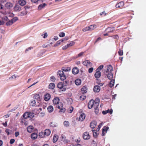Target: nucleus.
Returning a JSON list of instances; mask_svg holds the SVG:
<instances>
[{
    "label": "nucleus",
    "mask_w": 146,
    "mask_h": 146,
    "mask_svg": "<svg viewBox=\"0 0 146 146\" xmlns=\"http://www.w3.org/2000/svg\"><path fill=\"white\" fill-rule=\"evenodd\" d=\"M59 101L60 99L58 97L54 98L52 100L53 104L56 105V107L58 108H60L62 106V103L59 102Z\"/></svg>",
    "instance_id": "obj_1"
},
{
    "label": "nucleus",
    "mask_w": 146,
    "mask_h": 146,
    "mask_svg": "<svg viewBox=\"0 0 146 146\" xmlns=\"http://www.w3.org/2000/svg\"><path fill=\"white\" fill-rule=\"evenodd\" d=\"M57 75L58 77H59L60 79L62 81H64L66 78V76L64 74L63 71L59 70L57 72Z\"/></svg>",
    "instance_id": "obj_2"
},
{
    "label": "nucleus",
    "mask_w": 146,
    "mask_h": 146,
    "mask_svg": "<svg viewBox=\"0 0 146 146\" xmlns=\"http://www.w3.org/2000/svg\"><path fill=\"white\" fill-rule=\"evenodd\" d=\"M67 82L66 81H65V82H64L63 83L62 82H59L57 85V87L58 88L61 89V90L62 91H64L66 90V89L65 88H64V85L65 86H66L67 85Z\"/></svg>",
    "instance_id": "obj_3"
},
{
    "label": "nucleus",
    "mask_w": 146,
    "mask_h": 146,
    "mask_svg": "<svg viewBox=\"0 0 146 146\" xmlns=\"http://www.w3.org/2000/svg\"><path fill=\"white\" fill-rule=\"evenodd\" d=\"M95 104L94 107L95 111L96 114H97L99 112V110L98 109V107L99 106L100 102V99L99 98H97L95 99Z\"/></svg>",
    "instance_id": "obj_4"
},
{
    "label": "nucleus",
    "mask_w": 146,
    "mask_h": 146,
    "mask_svg": "<svg viewBox=\"0 0 146 146\" xmlns=\"http://www.w3.org/2000/svg\"><path fill=\"white\" fill-rule=\"evenodd\" d=\"M95 103V100L94 101L93 99L91 100L88 104V108L89 109H90L93 107L94 108Z\"/></svg>",
    "instance_id": "obj_5"
},
{
    "label": "nucleus",
    "mask_w": 146,
    "mask_h": 146,
    "mask_svg": "<svg viewBox=\"0 0 146 146\" xmlns=\"http://www.w3.org/2000/svg\"><path fill=\"white\" fill-rule=\"evenodd\" d=\"M90 136L88 132H84L83 135V137L85 140H88L90 139Z\"/></svg>",
    "instance_id": "obj_6"
},
{
    "label": "nucleus",
    "mask_w": 146,
    "mask_h": 146,
    "mask_svg": "<svg viewBox=\"0 0 146 146\" xmlns=\"http://www.w3.org/2000/svg\"><path fill=\"white\" fill-rule=\"evenodd\" d=\"M113 70V68L111 65H109L108 66L107 69L104 71V73L108 72H112Z\"/></svg>",
    "instance_id": "obj_7"
},
{
    "label": "nucleus",
    "mask_w": 146,
    "mask_h": 146,
    "mask_svg": "<svg viewBox=\"0 0 146 146\" xmlns=\"http://www.w3.org/2000/svg\"><path fill=\"white\" fill-rule=\"evenodd\" d=\"M97 125V122L96 121H93L90 123V127L92 129H94L95 127Z\"/></svg>",
    "instance_id": "obj_8"
},
{
    "label": "nucleus",
    "mask_w": 146,
    "mask_h": 146,
    "mask_svg": "<svg viewBox=\"0 0 146 146\" xmlns=\"http://www.w3.org/2000/svg\"><path fill=\"white\" fill-rule=\"evenodd\" d=\"M93 90L95 92H98L100 90V87L98 85L95 86L94 87Z\"/></svg>",
    "instance_id": "obj_9"
},
{
    "label": "nucleus",
    "mask_w": 146,
    "mask_h": 146,
    "mask_svg": "<svg viewBox=\"0 0 146 146\" xmlns=\"http://www.w3.org/2000/svg\"><path fill=\"white\" fill-rule=\"evenodd\" d=\"M85 117L86 115L85 114L82 113L80 115L78 120L79 121H82L85 119Z\"/></svg>",
    "instance_id": "obj_10"
},
{
    "label": "nucleus",
    "mask_w": 146,
    "mask_h": 146,
    "mask_svg": "<svg viewBox=\"0 0 146 146\" xmlns=\"http://www.w3.org/2000/svg\"><path fill=\"white\" fill-rule=\"evenodd\" d=\"M5 7L7 9H10L13 7L12 3L10 2H7L5 5Z\"/></svg>",
    "instance_id": "obj_11"
},
{
    "label": "nucleus",
    "mask_w": 146,
    "mask_h": 146,
    "mask_svg": "<svg viewBox=\"0 0 146 146\" xmlns=\"http://www.w3.org/2000/svg\"><path fill=\"white\" fill-rule=\"evenodd\" d=\"M51 96L50 94L47 93L44 96V100L46 101L49 100Z\"/></svg>",
    "instance_id": "obj_12"
},
{
    "label": "nucleus",
    "mask_w": 146,
    "mask_h": 146,
    "mask_svg": "<svg viewBox=\"0 0 146 146\" xmlns=\"http://www.w3.org/2000/svg\"><path fill=\"white\" fill-rule=\"evenodd\" d=\"M101 76V73L99 70H96V72L94 74L95 77L96 78H99Z\"/></svg>",
    "instance_id": "obj_13"
},
{
    "label": "nucleus",
    "mask_w": 146,
    "mask_h": 146,
    "mask_svg": "<svg viewBox=\"0 0 146 146\" xmlns=\"http://www.w3.org/2000/svg\"><path fill=\"white\" fill-rule=\"evenodd\" d=\"M124 5V2L123 1H121L115 5V7L116 8H120L122 7Z\"/></svg>",
    "instance_id": "obj_14"
},
{
    "label": "nucleus",
    "mask_w": 146,
    "mask_h": 146,
    "mask_svg": "<svg viewBox=\"0 0 146 146\" xmlns=\"http://www.w3.org/2000/svg\"><path fill=\"white\" fill-rule=\"evenodd\" d=\"M104 73L105 75H106L108 78L109 80L113 78V74L112 72H108Z\"/></svg>",
    "instance_id": "obj_15"
},
{
    "label": "nucleus",
    "mask_w": 146,
    "mask_h": 146,
    "mask_svg": "<svg viewBox=\"0 0 146 146\" xmlns=\"http://www.w3.org/2000/svg\"><path fill=\"white\" fill-rule=\"evenodd\" d=\"M109 127H104L103 128L102 131V136H104L105 135V131H106V132L107 131H108V129H109Z\"/></svg>",
    "instance_id": "obj_16"
},
{
    "label": "nucleus",
    "mask_w": 146,
    "mask_h": 146,
    "mask_svg": "<svg viewBox=\"0 0 146 146\" xmlns=\"http://www.w3.org/2000/svg\"><path fill=\"white\" fill-rule=\"evenodd\" d=\"M79 71L78 68L76 67H75L72 69V72L73 74H76L78 73Z\"/></svg>",
    "instance_id": "obj_17"
},
{
    "label": "nucleus",
    "mask_w": 146,
    "mask_h": 146,
    "mask_svg": "<svg viewBox=\"0 0 146 146\" xmlns=\"http://www.w3.org/2000/svg\"><path fill=\"white\" fill-rule=\"evenodd\" d=\"M25 119L22 118L20 119V122L22 125H27L28 124V122L26 121Z\"/></svg>",
    "instance_id": "obj_18"
},
{
    "label": "nucleus",
    "mask_w": 146,
    "mask_h": 146,
    "mask_svg": "<svg viewBox=\"0 0 146 146\" xmlns=\"http://www.w3.org/2000/svg\"><path fill=\"white\" fill-rule=\"evenodd\" d=\"M37 104H36V103L35 100H32L31 102L30 105L32 106H39V105L40 104H39L38 102H37Z\"/></svg>",
    "instance_id": "obj_19"
},
{
    "label": "nucleus",
    "mask_w": 146,
    "mask_h": 146,
    "mask_svg": "<svg viewBox=\"0 0 146 146\" xmlns=\"http://www.w3.org/2000/svg\"><path fill=\"white\" fill-rule=\"evenodd\" d=\"M114 30L113 28L112 27H108L107 28L105 31L108 33H109L113 31Z\"/></svg>",
    "instance_id": "obj_20"
},
{
    "label": "nucleus",
    "mask_w": 146,
    "mask_h": 146,
    "mask_svg": "<svg viewBox=\"0 0 146 146\" xmlns=\"http://www.w3.org/2000/svg\"><path fill=\"white\" fill-rule=\"evenodd\" d=\"M37 134L36 133H33L31 134V137L33 139L35 140L37 138Z\"/></svg>",
    "instance_id": "obj_21"
},
{
    "label": "nucleus",
    "mask_w": 146,
    "mask_h": 146,
    "mask_svg": "<svg viewBox=\"0 0 146 146\" xmlns=\"http://www.w3.org/2000/svg\"><path fill=\"white\" fill-rule=\"evenodd\" d=\"M113 112V110L112 109H111L110 110L109 109H108L106 111H103L102 113V114L105 115L107 113H109L110 114H112Z\"/></svg>",
    "instance_id": "obj_22"
},
{
    "label": "nucleus",
    "mask_w": 146,
    "mask_h": 146,
    "mask_svg": "<svg viewBox=\"0 0 146 146\" xmlns=\"http://www.w3.org/2000/svg\"><path fill=\"white\" fill-rule=\"evenodd\" d=\"M46 5H47L45 3H43L40 4L38 6V9L39 10H41L44 8Z\"/></svg>",
    "instance_id": "obj_23"
},
{
    "label": "nucleus",
    "mask_w": 146,
    "mask_h": 146,
    "mask_svg": "<svg viewBox=\"0 0 146 146\" xmlns=\"http://www.w3.org/2000/svg\"><path fill=\"white\" fill-rule=\"evenodd\" d=\"M44 132L45 136H48L50 134L51 131L49 129H46L44 130Z\"/></svg>",
    "instance_id": "obj_24"
},
{
    "label": "nucleus",
    "mask_w": 146,
    "mask_h": 146,
    "mask_svg": "<svg viewBox=\"0 0 146 146\" xmlns=\"http://www.w3.org/2000/svg\"><path fill=\"white\" fill-rule=\"evenodd\" d=\"M75 83L76 85H80L81 84V80L79 78L77 79L75 81Z\"/></svg>",
    "instance_id": "obj_25"
},
{
    "label": "nucleus",
    "mask_w": 146,
    "mask_h": 146,
    "mask_svg": "<svg viewBox=\"0 0 146 146\" xmlns=\"http://www.w3.org/2000/svg\"><path fill=\"white\" fill-rule=\"evenodd\" d=\"M55 87V85L53 83H50L48 85V88L50 90L53 89Z\"/></svg>",
    "instance_id": "obj_26"
},
{
    "label": "nucleus",
    "mask_w": 146,
    "mask_h": 146,
    "mask_svg": "<svg viewBox=\"0 0 146 146\" xmlns=\"http://www.w3.org/2000/svg\"><path fill=\"white\" fill-rule=\"evenodd\" d=\"M13 9L15 11H19L21 10V8L19 5H16L14 7Z\"/></svg>",
    "instance_id": "obj_27"
},
{
    "label": "nucleus",
    "mask_w": 146,
    "mask_h": 146,
    "mask_svg": "<svg viewBox=\"0 0 146 146\" xmlns=\"http://www.w3.org/2000/svg\"><path fill=\"white\" fill-rule=\"evenodd\" d=\"M19 3L20 5L24 6L26 4V2L25 0H19Z\"/></svg>",
    "instance_id": "obj_28"
},
{
    "label": "nucleus",
    "mask_w": 146,
    "mask_h": 146,
    "mask_svg": "<svg viewBox=\"0 0 146 146\" xmlns=\"http://www.w3.org/2000/svg\"><path fill=\"white\" fill-rule=\"evenodd\" d=\"M81 90L82 93H86L87 92V88L86 87L84 86L81 88Z\"/></svg>",
    "instance_id": "obj_29"
},
{
    "label": "nucleus",
    "mask_w": 146,
    "mask_h": 146,
    "mask_svg": "<svg viewBox=\"0 0 146 146\" xmlns=\"http://www.w3.org/2000/svg\"><path fill=\"white\" fill-rule=\"evenodd\" d=\"M58 137L57 135H55L53 137V142L54 143L56 142L58 139Z\"/></svg>",
    "instance_id": "obj_30"
},
{
    "label": "nucleus",
    "mask_w": 146,
    "mask_h": 146,
    "mask_svg": "<svg viewBox=\"0 0 146 146\" xmlns=\"http://www.w3.org/2000/svg\"><path fill=\"white\" fill-rule=\"evenodd\" d=\"M82 64L84 65L87 66L88 65H90V64H91V63L90 62L89 60H86L83 62Z\"/></svg>",
    "instance_id": "obj_31"
},
{
    "label": "nucleus",
    "mask_w": 146,
    "mask_h": 146,
    "mask_svg": "<svg viewBox=\"0 0 146 146\" xmlns=\"http://www.w3.org/2000/svg\"><path fill=\"white\" fill-rule=\"evenodd\" d=\"M90 31L93 30L95 29L97 27V26L96 25H92L89 26Z\"/></svg>",
    "instance_id": "obj_32"
},
{
    "label": "nucleus",
    "mask_w": 146,
    "mask_h": 146,
    "mask_svg": "<svg viewBox=\"0 0 146 146\" xmlns=\"http://www.w3.org/2000/svg\"><path fill=\"white\" fill-rule=\"evenodd\" d=\"M34 99L38 101H40V96L38 94H35L34 96Z\"/></svg>",
    "instance_id": "obj_33"
},
{
    "label": "nucleus",
    "mask_w": 146,
    "mask_h": 146,
    "mask_svg": "<svg viewBox=\"0 0 146 146\" xmlns=\"http://www.w3.org/2000/svg\"><path fill=\"white\" fill-rule=\"evenodd\" d=\"M62 70L63 71L68 72L70 70V67H62Z\"/></svg>",
    "instance_id": "obj_34"
},
{
    "label": "nucleus",
    "mask_w": 146,
    "mask_h": 146,
    "mask_svg": "<svg viewBox=\"0 0 146 146\" xmlns=\"http://www.w3.org/2000/svg\"><path fill=\"white\" fill-rule=\"evenodd\" d=\"M47 110L48 112L51 113L53 111V108L52 106H50L48 107Z\"/></svg>",
    "instance_id": "obj_35"
},
{
    "label": "nucleus",
    "mask_w": 146,
    "mask_h": 146,
    "mask_svg": "<svg viewBox=\"0 0 146 146\" xmlns=\"http://www.w3.org/2000/svg\"><path fill=\"white\" fill-rule=\"evenodd\" d=\"M38 136L41 138H43L45 137V135L44 132L41 131L39 133Z\"/></svg>",
    "instance_id": "obj_36"
},
{
    "label": "nucleus",
    "mask_w": 146,
    "mask_h": 146,
    "mask_svg": "<svg viewBox=\"0 0 146 146\" xmlns=\"http://www.w3.org/2000/svg\"><path fill=\"white\" fill-rule=\"evenodd\" d=\"M115 80L113 79H111L109 83V85L110 87H112L114 85Z\"/></svg>",
    "instance_id": "obj_37"
},
{
    "label": "nucleus",
    "mask_w": 146,
    "mask_h": 146,
    "mask_svg": "<svg viewBox=\"0 0 146 146\" xmlns=\"http://www.w3.org/2000/svg\"><path fill=\"white\" fill-rule=\"evenodd\" d=\"M27 129L29 132L31 133L33 129V128L32 126H29L27 127Z\"/></svg>",
    "instance_id": "obj_38"
},
{
    "label": "nucleus",
    "mask_w": 146,
    "mask_h": 146,
    "mask_svg": "<svg viewBox=\"0 0 146 146\" xmlns=\"http://www.w3.org/2000/svg\"><path fill=\"white\" fill-rule=\"evenodd\" d=\"M63 104H62V107H60V108H59V109H60V110L59 111V112L60 113H63L66 110V109L65 108H63Z\"/></svg>",
    "instance_id": "obj_39"
},
{
    "label": "nucleus",
    "mask_w": 146,
    "mask_h": 146,
    "mask_svg": "<svg viewBox=\"0 0 146 146\" xmlns=\"http://www.w3.org/2000/svg\"><path fill=\"white\" fill-rule=\"evenodd\" d=\"M63 42V40H62V39L58 40L56 42V43L54 44V46H58L59 45H60L61 42Z\"/></svg>",
    "instance_id": "obj_40"
},
{
    "label": "nucleus",
    "mask_w": 146,
    "mask_h": 146,
    "mask_svg": "<svg viewBox=\"0 0 146 146\" xmlns=\"http://www.w3.org/2000/svg\"><path fill=\"white\" fill-rule=\"evenodd\" d=\"M28 115L29 117L31 118H32L34 116V114L33 112H28Z\"/></svg>",
    "instance_id": "obj_41"
},
{
    "label": "nucleus",
    "mask_w": 146,
    "mask_h": 146,
    "mask_svg": "<svg viewBox=\"0 0 146 146\" xmlns=\"http://www.w3.org/2000/svg\"><path fill=\"white\" fill-rule=\"evenodd\" d=\"M29 115H28V112H26L24 113L23 114V118L25 119H27L29 117Z\"/></svg>",
    "instance_id": "obj_42"
},
{
    "label": "nucleus",
    "mask_w": 146,
    "mask_h": 146,
    "mask_svg": "<svg viewBox=\"0 0 146 146\" xmlns=\"http://www.w3.org/2000/svg\"><path fill=\"white\" fill-rule=\"evenodd\" d=\"M33 111L34 114H38L40 112L38 109H35L33 110Z\"/></svg>",
    "instance_id": "obj_43"
},
{
    "label": "nucleus",
    "mask_w": 146,
    "mask_h": 146,
    "mask_svg": "<svg viewBox=\"0 0 146 146\" xmlns=\"http://www.w3.org/2000/svg\"><path fill=\"white\" fill-rule=\"evenodd\" d=\"M64 125L66 127H68L69 126L70 123L68 121H65L64 122Z\"/></svg>",
    "instance_id": "obj_44"
},
{
    "label": "nucleus",
    "mask_w": 146,
    "mask_h": 146,
    "mask_svg": "<svg viewBox=\"0 0 146 146\" xmlns=\"http://www.w3.org/2000/svg\"><path fill=\"white\" fill-rule=\"evenodd\" d=\"M27 13V11L26 10H25L21 12L20 14V15L21 16H24L26 15Z\"/></svg>",
    "instance_id": "obj_45"
},
{
    "label": "nucleus",
    "mask_w": 146,
    "mask_h": 146,
    "mask_svg": "<svg viewBox=\"0 0 146 146\" xmlns=\"http://www.w3.org/2000/svg\"><path fill=\"white\" fill-rule=\"evenodd\" d=\"M13 23L12 22L11 20H9L7 22L6 24V25L7 26L11 25L13 24Z\"/></svg>",
    "instance_id": "obj_46"
},
{
    "label": "nucleus",
    "mask_w": 146,
    "mask_h": 146,
    "mask_svg": "<svg viewBox=\"0 0 146 146\" xmlns=\"http://www.w3.org/2000/svg\"><path fill=\"white\" fill-rule=\"evenodd\" d=\"M92 131L93 132L94 137H96L98 135L96 131H95V130L94 129H92Z\"/></svg>",
    "instance_id": "obj_47"
},
{
    "label": "nucleus",
    "mask_w": 146,
    "mask_h": 146,
    "mask_svg": "<svg viewBox=\"0 0 146 146\" xmlns=\"http://www.w3.org/2000/svg\"><path fill=\"white\" fill-rule=\"evenodd\" d=\"M89 26L86 27L84 28L82 30V31L84 32H86L87 31H90V29L89 28Z\"/></svg>",
    "instance_id": "obj_48"
},
{
    "label": "nucleus",
    "mask_w": 146,
    "mask_h": 146,
    "mask_svg": "<svg viewBox=\"0 0 146 146\" xmlns=\"http://www.w3.org/2000/svg\"><path fill=\"white\" fill-rule=\"evenodd\" d=\"M74 44L75 42H74L71 41L69 44H67V45L68 46V47H69L70 46H72L74 45Z\"/></svg>",
    "instance_id": "obj_49"
},
{
    "label": "nucleus",
    "mask_w": 146,
    "mask_h": 146,
    "mask_svg": "<svg viewBox=\"0 0 146 146\" xmlns=\"http://www.w3.org/2000/svg\"><path fill=\"white\" fill-rule=\"evenodd\" d=\"M118 53L119 56H122L123 54V50L121 49H119L118 52Z\"/></svg>",
    "instance_id": "obj_50"
},
{
    "label": "nucleus",
    "mask_w": 146,
    "mask_h": 146,
    "mask_svg": "<svg viewBox=\"0 0 146 146\" xmlns=\"http://www.w3.org/2000/svg\"><path fill=\"white\" fill-rule=\"evenodd\" d=\"M18 20V19L17 17H13L11 20L13 23Z\"/></svg>",
    "instance_id": "obj_51"
},
{
    "label": "nucleus",
    "mask_w": 146,
    "mask_h": 146,
    "mask_svg": "<svg viewBox=\"0 0 146 146\" xmlns=\"http://www.w3.org/2000/svg\"><path fill=\"white\" fill-rule=\"evenodd\" d=\"M50 79L51 81L52 82H55L56 79L55 77L54 76H52L50 78Z\"/></svg>",
    "instance_id": "obj_52"
},
{
    "label": "nucleus",
    "mask_w": 146,
    "mask_h": 146,
    "mask_svg": "<svg viewBox=\"0 0 146 146\" xmlns=\"http://www.w3.org/2000/svg\"><path fill=\"white\" fill-rule=\"evenodd\" d=\"M73 110V108L72 107H70L69 108L68 110V112L69 113H71Z\"/></svg>",
    "instance_id": "obj_53"
},
{
    "label": "nucleus",
    "mask_w": 146,
    "mask_h": 146,
    "mask_svg": "<svg viewBox=\"0 0 146 146\" xmlns=\"http://www.w3.org/2000/svg\"><path fill=\"white\" fill-rule=\"evenodd\" d=\"M59 35L60 37H63L65 36V34L64 33L61 32L59 33Z\"/></svg>",
    "instance_id": "obj_54"
},
{
    "label": "nucleus",
    "mask_w": 146,
    "mask_h": 146,
    "mask_svg": "<svg viewBox=\"0 0 146 146\" xmlns=\"http://www.w3.org/2000/svg\"><path fill=\"white\" fill-rule=\"evenodd\" d=\"M45 0H31V1L35 3L38 1H41L42 2H43Z\"/></svg>",
    "instance_id": "obj_55"
},
{
    "label": "nucleus",
    "mask_w": 146,
    "mask_h": 146,
    "mask_svg": "<svg viewBox=\"0 0 146 146\" xmlns=\"http://www.w3.org/2000/svg\"><path fill=\"white\" fill-rule=\"evenodd\" d=\"M104 67V66L103 65H101L99 66L98 68L96 69L97 70L100 71V70H101Z\"/></svg>",
    "instance_id": "obj_56"
},
{
    "label": "nucleus",
    "mask_w": 146,
    "mask_h": 146,
    "mask_svg": "<svg viewBox=\"0 0 146 146\" xmlns=\"http://www.w3.org/2000/svg\"><path fill=\"white\" fill-rule=\"evenodd\" d=\"M112 37L114 39H118L119 38V36L117 35L113 36Z\"/></svg>",
    "instance_id": "obj_57"
},
{
    "label": "nucleus",
    "mask_w": 146,
    "mask_h": 146,
    "mask_svg": "<svg viewBox=\"0 0 146 146\" xmlns=\"http://www.w3.org/2000/svg\"><path fill=\"white\" fill-rule=\"evenodd\" d=\"M93 67H91V68H89L88 69V70L89 73H92L93 72Z\"/></svg>",
    "instance_id": "obj_58"
},
{
    "label": "nucleus",
    "mask_w": 146,
    "mask_h": 146,
    "mask_svg": "<svg viewBox=\"0 0 146 146\" xmlns=\"http://www.w3.org/2000/svg\"><path fill=\"white\" fill-rule=\"evenodd\" d=\"M106 15V13H105V11H103L100 14V15L101 16H105Z\"/></svg>",
    "instance_id": "obj_59"
},
{
    "label": "nucleus",
    "mask_w": 146,
    "mask_h": 146,
    "mask_svg": "<svg viewBox=\"0 0 146 146\" xmlns=\"http://www.w3.org/2000/svg\"><path fill=\"white\" fill-rule=\"evenodd\" d=\"M69 39V38L68 36H66L64 38L62 39L63 40V41H66L68 40Z\"/></svg>",
    "instance_id": "obj_60"
},
{
    "label": "nucleus",
    "mask_w": 146,
    "mask_h": 146,
    "mask_svg": "<svg viewBox=\"0 0 146 146\" xmlns=\"http://www.w3.org/2000/svg\"><path fill=\"white\" fill-rule=\"evenodd\" d=\"M15 140L14 139H11L10 141V144H12L15 142Z\"/></svg>",
    "instance_id": "obj_61"
},
{
    "label": "nucleus",
    "mask_w": 146,
    "mask_h": 146,
    "mask_svg": "<svg viewBox=\"0 0 146 146\" xmlns=\"http://www.w3.org/2000/svg\"><path fill=\"white\" fill-rule=\"evenodd\" d=\"M68 46L67 45V44L66 45H65L64 46H63L62 47V49L63 50H65L67 48H68Z\"/></svg>",
    "instance_id": "obj_62"
},
{
    "label": "nucleus",
    "mask_w": 146,
    "mask_h": 146,
    "mask_svg": "<svg viewBox=\"0 0 146 146\" xmlns=\"http://www.w3.org/2000/svg\"><path fill=\"white\" fill-rule=\"evenodd\" d=\"M84 53V52H81L79 54H78V57H80L82 56L83 54Z\"/></svg>",
    "instance_id": "obj_63"
},
{
    "label": "nucleus",
    "mask_w": 146,
    "mask_h": 146,
    "mask_svg": "<svg viewBox=\"0 0 146 146\" xmlns=\"http://www.w3.org/2000/svg\"><path fill=\"white\" fill-rule=\"evenodd\" d=\"M5 132L8 135H9V129H6L5 130Z\"/></svg>",
    "instance_id": "obj_64"
}]
</instances>
